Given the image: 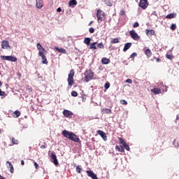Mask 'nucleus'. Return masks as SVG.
<instances>
[{
    "mask_svg": "<svg viewBox=\"0 0 179 179\" xmlns=\"http://www.w3.org/2000/svg\"><path fill=\"white\" fill-rule=\"evenodd\" d=\"M62 135L65 138H68V139H70V141H73V142H76V143H80V139L76 134H73V132L68 131L67 130H64L62 131Z\"/></svg>",
    "mask_w": 179,
    "mask_h": 179,
    "instance_id": "f257e3e1",
    "label": "nucleus"
},
{
    "mask_svg": "<svg viewBox=\"0 0 179 179\" xmlns=\"http://www.w3.org/2000/svg\"><path fill=\"white\" fill-rule=\"evenodd\" d=\"M85 82H90V80H92V79H93V78L94 77V73L93 72V71L92 69H89V70H86L85 73Z\"/></svg>",
    "mask_w": 179,
    "mask_h": 179,
    "instance_id": "f03ea898",
    "label": "nucleus"
},
{
    "mask_svg": "<svg viewBox=\"0 0 179 179\" xmlns=\"http://www.w3.org/2000/svg\"><path fill=\"white\" fill-rule=\"evenodd\" d=\"M104 16H106V14L103 13V10H97L96 11V17H97V21L99 23L103 22L104 20Z\"/></svg>",
    "mask_w": 179,
    "mask_h": 179,
    "instance_id": "7ed1b4c3",
    "label": "nucleus"
},
{
    "mask_svg": "<svg viewBox=\"0 0 179 179\" xmlns=\"http://www.w3.org/2000/svg\"><path fill=\"white\" fill-rule=\"evenodd\" d=\"M0 58L3 59V61H10V62H16V61H17V58L13 56H1Z\"/></svg>",
    "mask_w": 179,
    "mask_h": 179,
    "instance_id": "20e7f679",
    "label": "nucleus"
},
{
    "mask_svg": "<svg viewBox=\"0 0 179 179\" xmlns=\"http://www.w3.org/2000/svg\"><path fill=\"white\" fill-rule=\"evenodd\" d=\"M118 141H119L121 145H122L123 148H124V149H126V150H127L128 152H129V150H131L129 145H127V143L125 142V141H124V138H118Z\"/></svg>",
    "mask_w": 179,
    "mask_h": 179,
    "instance_id": "39448f33",
    "label": "nucleus"
},
{
    "mask_svg": "<svg viewBox=\"0 0 179 179\" xmlns=\"http://www.w3.org/2000/svg\"><path fill=\"white\" fill-rule=\"evenodd\" d=\"M129 35L131 36V38H133V40L138 41L141 39V36L136 34L135 30L130 31Z\"/></svg>",
    "mask_w": 179,
    "mask_h": 179,
    "instance_id": "423d86ee",
    "label": "nucleus"
},
{
    "mask_svg": "<svg viewBox=\"0 0 179 179\" xmlns=\"http://www.w3.org/2000/svg\"><path fill=\"white\" fill-rule=\"evenodd\" d=\"M38 56L42 58V63L47 65L48 64V60H47V57H45V55H44V52L43 51L38 52Z\"/></svg>",
    "mask_w": 179,
    "mask_h": 179,
    "instance_id": "0eeeda50",
    "label": "nucleus"
},
{
    "mask_svg": "<svg viewBox=\"0 0 179 179\" xmlns=\"http://www.w3.org/2000/svg\"><path fill=\"white\" fill-rule=\"evenodd\" d=\"M138 6L141 8V9H146L148 6H149V2H148V1H140Z\"/></svg>",
    "mask_w": 179,
    "mask_h": 179,
    "instance_id": "6e6552de",
    "label": "nucleus"
},
{
    "mask_svg": "<svg viewBox=\"0 0 179 179\" xmlns=\"http://www.w3.org/2000/svg\"><path fill=\"white\" fill-rule=\"evenodd\" d=\"M63 115L66 117V118H72V115H73V113L71 112V110H64L63 111Z\"/></svg>",
    "mask_w": 179,
    "mask_h": 179,
    "instance_id": "1a4fd4ad",
    "label": "nucleus"
},
{
    "mask_svg": "<svg viewBox=\"0 0 179 179\" xmlns=\"http://www.w3.org/2000/svg\"><path fill=\"white\" fill-rule=\"evenodd\" d=\"M1 48L3 50H6L8 48H10V46L9 45V42H8V41H2Z\"/></svg>",
    "mask_w": 179,
    "mask_h": 179,
    "instance_id": "9d476101",
    "label": "nucleus"
},
{
    "mask_svg": "<svg viewBox=\"0 0 179 179\" xmlns=\"http://www.w3.org/2000/svg\"><path fill=\"white\" fill-rule=\"evenodd\" d=\"M96 134H98V135H100L103 141H107V134L104 131L101 130H98L96 131Z\"/></svg>",
    "mask_w": 179,
    "mask_h": 179,
    "instance_id": "9b49d317",
    "label": "nucleus"
},
{
    "mask_svg": "<svg viewBox=\"0 0 179 179\" xmlns=\"http://www.w3.org/2000/svg\"><path fill=\"white\" fill-rule=\"evenodd\" d=\"M51 159H52V163L55 164V166H58V159H57V155H55L54 153H51Z\"/></svg>",
    "mask_w": 179,
    "mask_h": 179,
    "instance_id": "f8f14e48",
    "label": "nucleus"
},
{
    "mask_svg": "<svg viewBox=\"0 0 179 179\" xmlns=\"http://www.w3.org/2000/svg\"><path fill=\"white\" fill-rule=\"evenodd\" d=\"M86 173L87 174L88 177H90L92 179H99L97 175L94 173L92 171H86Z\"/></svg>",
    "mask_w": 179,
    "mask_h": 179,
    "instance_id": "ddd939ff",
    "label": "nucleus"
},
{
    "mask_svg": "<svg viewBox=\"0 0 179 179\" xmlns=\"http://www.w3.org/2000/svg\"><path fill=\"white\" fill-rule=\"evenodd\" d=\"M144 52L145 54V55L147 56V57L150 58V57H152V50H150V49L149 48H144Z\"/></svg>",
    "mask_w": 179,
    "mask_h": 179,
    "instance_id": "4468645a",
    "label": "nucleus"
},
{
    "mask_svg": "<svg viewBox=\"0 0 179 179\" xmlns=\"http://www.w3.org/2000/svg\"><path fill=\"white\" fill-rule=\"evenodd\" d=\"M155 31L153 29H146L145 34L148 36V37H152V36H155Z\"/></svg>",
    "mask_w": 179,
    "mask_h": 179,
    "instance_id": "2eb2a0df",
    "label": "nucleus"
},
{
    "mask_svg": "<svg viewBox=\"0 0 179 179\" xmlns=\"http://www.w3.org/2000/svg\"><path fill=\"white\" fill-rule=\"evenodd\" d=\"M130 47H132V43H125L124 47L123 48V52H126V51H128V50H129Z\"/></svg>",
    "mask_w": 179,
    "mask_h": 179,
    "instance_id": "dca6fc26",
    "label": "nucleus"
},
{
    "mask_svg": "<svg viewBox=\"0 0 179 179\" xmlns=\"http://www.w3.org/2000/svg\"><path fill=\"white\" fill-rule=\"evenodd\" d=\"M102 114H111L113 112L111 111V109L103 108L101 109Z\"/></svg>",
    "mask_w": 179,
    "mask_h": 179,
    "instance_id": "f3484780",
    "label": "nucleus"
},
{
    "mask_svg": "<svg viewBox=\"0 0 179 179\" xmlns=\"http://www.w3.org/2000/svg\"><path fill=\"white\" fill-rule=\"evenodd\" d=\"M115 149L116 150H118V152H121L122 153L125 152V149L122 145H116Z\"/></svg>",
    "mask_w": 179,
    "mask_h": 179,
    "instance_id": "a211bd4d",
    "label": "nucleus"
},
{
    "mask_svg": "<svg viewBox=\"0 0 179 179\" xmlns=\"http://www.w3.org/2000/svg\"><path fill=\"white\" fill-rule=\"evenodd\" d=\"M44 6V2L43 1H36V8L38 9H41Z\"/></svg>",
    "mask_w": 179,
    "mask_h": 179,
    "instance_id": "6ab92c4d",
    "label": "nucleus"
},
{
    "mask_svg": "<svg viewBox=\"0 0 179 179\" xmlns=\"http://www.w3.org/2000/svg\"><path fill=\"white\" fill-rule=\"evenodd\" d=\"M110 62H111L110 59H107L106 57H103L101 59V64H103V65H107V64H110Z\"/></svg>",
    "mask_w": 179,
    "mask_h": 179,
    "instance_id": "aec40b11",
    "label": "nucleus"
},
{
    "mask_svg": "<svg viewBox=\"0 0 179 179\" xmlns=\"http://www.w3.org/2000/svg\"><path fill=\"white\" fill-rule=\"evenodd\" d=\"M151 92L154 93V94H160L162 93V90H160V88H154L151 90Z\"/></svg>",
    "mask_w": 179,
    "mask_h": 179,
    "instance_id": "412c9836",
    "label": "nucleus"
},
{
    "mask_svg": "<svg viewBox=\"0 0 179 179\" xmlns=\"http://www.w3.org/2000/svg\"><path fill=\"white\" fill-rule=\"evenodd\" d=\"M75 5H78V1H70L69 2V6H70L71 8H73L75 6Z\"/></svg>",
    "mask_w": 179,
    "mask_h": 179,
    "instance_id": "4be33fe9",
    "label": "nucleus"
},
{
    "mask_svg": "<svg viewBox=\"0 0 179 179\" xmlns=\"http://www.w3.org/2000/svg\"><path fill=\"white\" fill-rule=\"evenodd\" d=\"M97 42H94L90 43V50H97V47H96Z\"/></svg>",
    "mask_w": 179,
    "mask_h": 179,
    "instance_id": "5701e85b",
    "label": "nucleus"
},
{
    "mask_svg": "<svg viewBox=\"0 0 179 179\" xmlns=\"http://www.w3.org/2000/svg\"><path fill=\"white\" fill-rule=\"evenodd\" d=\"M177 16V14L170 13L166 16V19H174Z\"/></svg>",
    "mask_w": 179,
    "mask_h": 179,
    "instance_id": "b1692460",
    "label": "nucleus"
},
{
    "mask_svg": "<svg viewBox=\"0 0 179 179\" xmlns=\"http://www.w3.org/2000/svg\"><path fill=\"white\" fill-rule=\"evenodd\" d=\"M13 117H14V118H18V117H20V112L19 110H15L13 113Z\"/></svg>",
    "mask_w": 179,
    "mask_h": 179,
    "instance_id": "393cba45",
    "label": "nucleus"
},
{
    "mask_svg": "<svg viewBox=\"0 0 179 179\" xmlns=\"http://www.w3.org/2000/svg\"><path fill=\"white\" fill-rule=\"evenodd\" d=\"M67 82H68L69 86H72V85H73V83H75L73 78H68Z\"/></svg>",
    "mask_w": 179,
    "mask_h": 179,
    "instance_id": "a878e982",
    "label": "nucleus"
},
{
    "mask_svg": "<svg viewBox=\"0 0 179 179\" xmlns=\"http://www.w3.org/2000/svg\"><path fill=\"white\" fill-rule=\"evenodd\" d=\"M55 50L57 51H58L59 52H62L63 54H65V52H66V50L62 48H58V47H56L55 48Z\"/></svg>",
    "mask_w": 179,
    "mask_h": 179,
    "instance_id": "bb28decb",
    "label": "nucleus"
},
{
    "mask_svg": "<svg viewBox=\"0 0 179 179\" xmlns=\"http://www.w3.org/2000/svg\"><path fill=\"white\" fill-rule=\"evenodd\" d=\"M120 43V38H115L112 41H110L111 44H118Z\"/></svg>",
    "mask_w": 179,
    "mask_h": 179,
    "instance_id": "cd10ccee",
    "label": "nucleus"
},
{
    "mask_svg": "<svg viewBox=\"0 0 179 179\" xmlns=\"http://www.w3.org/2000/svg\"><path fill=\"white\" fill-rule=\"evenodd\" d=\"M36 48H37V50H38V51H41V50H42V51H45L44 48H43V45H41V44H40V43H37Z\"/></svg>",
    "mask_w": 179,
    "mask_h": 179,
    "instance_id": "c85d7f7f",
    "label": "nucleus"
},
{
    "mask_svg": "<svg viewBox=\"0 0 179 179\" xmlns=\"http://www.w3.org/2000/svg\"><path fill=\"white\" fill-rule=\"evenodd\" d=\"M90 41H92V39L90 38H85L84 39V43L87 45H89L90 44Z\"/></svg>",
    "mask_w": 179,
    "mask_h": 179,
    "instance_id": "c756f323",
    "label": "nucleus"
},
{
    "mask_svg": "<svg viewBox=\"0 0 179 179\" xmlns=\"http://www.w3.org/2000/svg\"><path fill=\"white\" fill-rule=\"evenodd\" d=\"M73 76H75V71H73V69H71L68 75V78H73Z\"/></svg>",
    "mask_w": 179,
    "mask_h": 179,
    "instance_id": "7c9ffc66",
    "label": "nucleus"
},
{
    "mask_svg": "<svg viewBox=\"0 0 179 179\" xmlns=\"http://www.w3.org/2000/svg\"><path fill=\"white\" fill-rule=\"evenodd\" d=\"M11 141H12V143H13V145H19V141L13 137L12 138Z\"/></svg>",
    "mask_w": 179,
    "mask_h": 179,
    "instance_id": "2f4dec72",
    "label": "nucleus"
},
{
    "mask_svg": "<svg viewBox=\"0 0 179 179\" xmlns=\"http://www.w3.org/2000/svg\"><path fill=\"white\" fill-rule=\"evenodd\" d=\"M104 3L106 6H113V3L110 1H105Z\"/></svg>",
    "mask_w": 179,
    "mask_h": 179,
    "instance_id": "473e14b6",
    "label": "nucleus"
},
{
    "mask_svg": "<svg viewBox=\"0 0 179 179\" xmlns=\"http://www.w3.org/2000/svg\"><path fill=\"white\" fill-rule=\"evenodd\" d=\"M120 102V104H122L123 106H127L128 104V102L125 99H121Z\"/></svg>",
    "mask_w": 179,
    "mask_h": 179,
    "instance_id": "72a5a7b5",
    "label": "nucleus"
},
{
    "mask_svg": "<svg viewBox=\"0 0 179 179\" xmlns=\"http://www.w3.org/2000/svg\"><path fill=\"white\" fill-rule=\"evenodd\" d=\"M76 172H77V173H80L81 171H82V166H80L78 165V166L76 167Z\"/></svg>",
    "mask_w": 179,
    "mask_h": 179,
    "instance_id": "f704fd0d",
    "label": "nucleus"
},
{
    "mask_svg": "<svg viewBox=\"0 0 179 179\" xmlns=\"http://www.w3.org/2000/svg\"><path fill=\"white\" fill-rule=\"evenodd\" d=\"M171 30H176V29H177V25H176L175 24H172L170 27Z\"/></svg>",
    "mask_w": 179,
    "mask_h": 179,
    "instance_id": "c9c22d12",
    "label": "nucleus"
},
{
    "mask_svg": "<svg viewBox=\"0 0 179 179\" xmlns=\"http://www.w3.org/2000/svg\"><path fill=\"white\" fill-rule=\"evenodd\" d=\"M71 96L73 97H78V93L76 92V91H72L71 92Z\"/></svg>",
    "mask_w": 179,
    "mask_h": 179,
    "instance_id": "e433bc0d",
    "label": "nucleus"
},
{
    "mask_svg": "<svg viewBox=\"0 0 179 179\" xmlns=\"http://www.w3.org/2000/svg\"><path fill=\"white\" fill-rule=\"evenodd\" d=\"M98 48H104V44L103 43H100L97 45Z\"/></svg>",
    "mask_w": 179,
    "mask_h": 179,
    "instance_id": "4c0bfd02",
    "label": "nucleus"
},
{
    "mask_svg": "<svg viewBox=\"0 0 179 179\" xmlns=\"http://www.w3.org/2000/svg\"><path fill=\"white\" fill-rule=\"evenodd\" d=\"M104 87L106 90H107V89H110V83H106Z\"/></svg>",
    "mask_w": 179,
    "mask_h": 179,
    "instance_id": "58836bf2",
    "label": "nucleus"
},
{
    "mask_svg": "<svg viewBox=\"0 0 179 179\" xmlns=\"http://www.w3.org/2000/svg\"><path fill=\"white\" fill-rule=\"evenodd\" d=\"M89 32L91 34H93V33H94V28L93 27H91L89 29Z\"/></svg>",
    "mask_w": 179,
    "mask_h": 179,
    "instance_id": "ea45409f",
    "label": "nucleus"
},
{
    "mask_svg": "<svg viewBox=\"0 0 179 179\" xmlns=\"http://www.w3.org/2000/svg\"><path fill=\"white\" fill-rule=\"evenodd\" d=\"M133 27L134 29H136V27H139V23L138 22H136L134 25H133Z\"/></svg>",
    "mask_w": 179,
    "mask_h": 179,
    "instance_id": "a19ab883",
    "label": "nucleus"
},
{
    "mask_svg": "<svg viewBox=\"0 0 179 179\" xmlns=\"http://www.w3.org/2000/svg\"><path fill=\"white\" fill-rule=\"evenodd\" d=\"M15 171V169H13V165H10V172L11 173H13Z\"/></svg>",
    "mask_w": 179,
    "mask_h": 179,
    "instance_id": "79ce46f5",
    "label": "nucleus"
},
{
    "mask_svg": "<svg viewBox=\"0 0 179 179\" xmlns=\"http://www.w3.org/2000/svg\"><path fill=\"white\" fill-rule=\"evenodd\" d=\"M120 16H124L125 15V10H121L120 12Z\"/></svg>",
    "mask_w": 179,
    "mask_h": 179,
    "instance_id": "37998d69",
    "label": "nucleus"
},
{
    "mask_svg": "<svg viewBox=\"0 0 179 179\" xmlns=\"http://www.w3.org/2000/svg\"><path fill=\"white\" fill-rule=\"evenodd\" d=\"M166 57L168 59H173V55H166Z\"/></svg>",
    "mask_w": 179,
    "mask_h": 179,
    "instance_id": "c03bdc74",
    "label": "nucleus"
},
{
    "mask_svg": "<svg viewBox=\"0 0 179 179\" xmlns=\"http://www.w3.org/2000/svg\"><path fill=\"white\" fill-rule=\"evenodd\" d=\"M136 55H138V54H136V52H134L131 55L130 58H135Z\"/></svg>",
    "mask_w": 179,
    "mask_h": 179,
    "instance_id": "a18cd8bd",
    "label": "nucleus"
},
{
    "mask_svg": "<svg viewBox=\"0 0 179 179\" xmlns=\"http://www.w3.org/2000/svg\"><path fill=\"white\" fill-rule=\"evenodd\" d=\"M6 164H8V169H10V166H13V165L12 164V163H11L10 162H9V161H7Z\"/></svg>",
    "mask_w": 179,
    "mask_h": 179,
    "instance_id": "49530a36",
    "label": "nucleus"
},
{
    "mask_svg": "<svg viewBox=\"0 0 179 179\" xmlns=\"http://www.w3.org/2000/svg\"><path fill=\"white\" fill-rule=\"evenodd\" d=\"M6 92L2 91V90L0 89V96H5Z\"/></svg>",
    "mask_w": 179,
    "mask_h": 179,
    "instance_id": "de8ad7c7",
    "label": "nucleus"
},
{
    "mask_svg": "<svg viewBox=\"0 0 179 179\" xmlns=\"http://www.w3.org/2000/svg\"><path fill=\"white\" fill-rule=\"evenodd\" d=\"M154 59H155L157 62H160V61H162V59H160V58L156 57H154Z\"/></svg>",
    "mask_w": 179,
    "mask_h": 179,
    "instance_id": "09e8293b",
    "label": "nucleus"
},
{
    "mask_svg": "<svg viewBox=\"0 0 179 179\" xmlns=\"http://www.w3.org/2000/svg\"><path fill=\"white\" fill-rule=\"evenodd\" d=\"M34 166L35 169H38V164H37V162H34Z\"/></svg>",
    "mask_w": 179,
    "mask_h": 179,
    "instance_id": "8fccbe9b",
    "label": "nucleus"
},
{
    "mask_svg": "<svg viewBox=\"0 0 179 179\" xmlns=\"http://www.w3.org/2000/svg\"><path fill=\"white\" fill-rule=\"evenodd\" d=\"M126 83H132V80L131 79H127L126 81H125Z\"/></svg>",
    "mask_w": 179,
    "mask_h": 179,
    "instance_id": "3c124183",
    "label": "nucleus"
},
{
    "mask_svg": "<svg viewBox=\"0 0 179 179\" xmlns=\"http://www.w3.org/2000/svg\"><path fill=\"white\" fill-rule=\"evenodd\" d=\"M62 9L61 8V7H59L57 9V12H62Z\"/></svg>",
    "mask_w": 179,
    "mask_h": 179,
    "instance_id": "603ef678",
    "label": "nucleus"
},
{
    "mask_svg": "<svg viewBox=\"0 0 179 179\" xmlns=\"http://www.w3.org/2000/svg\"><path fill=\"white\" fill-rule=\"evenodd\" d=\"M46 148H47V145H45L41 146V149H45Z\"/></svg>",
    "mask_w": 179,
    "mask_h": 179,
    "instance_id": "864d4df0",
    "label": "nucleus"
},
{
    "mask_svg": "<svg viewBox=\"0 0 179 179\" xmlns=\"http://www.w3.org/2000/svg\"><path fill=\"white\" fill-rule=\"evenodd\" d=\"M21 164H22V166H24V161L22 160L21 161Z\"/></svg>",
    "mask_w": 179,
    "mask_h": 179,
    "instance_id": "5fc2aeb1",
    "label": "nucleus"
},
{
    "mask_svg": "<svg viewBox=\"0 0 179 179\" xmlns=\"http://www.w3.org/2000/svg\"><path fill=\"white\" fill-rule=\"evenodd\" d=\"M28 90H29L30 92H33V89H31V87L28 88Z\"/></svg>",
    "mask_w": 179,
    "mask_h": 179,
    "instance_id": "6e6d98bb",
    "label": "nucleus"
},
{
    "mask_svg": "<svg viewBox=\"0 0 179 179\" xmlns=\"http://www.w3.org/2000/svg\"><path fill=\"white\" fill-rule=\"evenodd\" d=\"M0 179H5V178H3V176L0 175Z\"/></svg>",
    "mask_w": 179,
    "mask_h": 179,
    "instance_id": "4d7b16f0",
    "label": "nucleus"
},
{
    "mask_svg": "<svg viewBox=\"0 0 179 179\" xmlns=\"http://www.w3.org/2000/svg\"><path fill=\"white\" fill-rule=\"evenodd\" d=\"M92 23H93V21H91V22L89 23V26H90Z\"/></svg>",
    "mask_w": 179,
    "mask_h": 179,
    "instance_id": "13d9d810",
    "label": "nucleus"
},
{
    "mask_svg": "<svg viewBox=\"0 0 179 179\" xmlns=\"http://www.w3.org/2000/svg\"><path fill=\"white\" fill-rule=\"evenodd\" d=\"M176 120H179V115H177V116H176Z\"/></svg>",
    "mask_w": 179,
    "mask_h": 179,
    "instance_id": "bf43d9fd",
    "label": "nucleus"
},
{
    "mask_svg": "<svg viewBox=\"0 0 179 179\" xmlns=\"http://www.w3.org/2000/svg\"><path fill=\"white\" fill-rule=\"evenodd\" d=\"M165 92H167V86H165Z\"/></svg>",
    "mask_w": 179,
    "mask_h": 179,
    "instance_id": "052dcab7",
    "label": "nucleus"
},
{
    "mask_svg": "<svg viewBox=\"0 0 179 179\" xmlns=\"http://www.w3.org/2000/svg\"><path fill=\"white\" fill-rule=\"evenodd\" d=\"M2 86V82L0 81V87Z\"/></svg>",
    "mask_w": 179,
    "mask_h": 179,
    "instance_id": "680f3d73",
    "label": "nucleus"
},
{
    "mask_svg": "<svg viewBox=\"0 0 179 179\" xmlns=\"http://www.w3.org/2000/svg\"><path fill=\"white\" fill-rule=\"evenodd\" d=\"M2 134V129H0V135Z\"/></svg>",
    "mask_w": 179,
    "mask_h": 179,
    "instance_id": "e2e57ef3",
    "label": "nucleus"
},
{
    "mask_svg": "<svg viewBox=\"0 0 179 179\" xmlns=\"http://www.w3.org/2000/svg\"><path fill=\"white\" fill-rule=\"evenodd\" d=\"M140 1H148V0H140Z\"/></svg>",
    "mask_w": 179,
    "mask_h": 179,
    "instance_id": "0e129e2a",
    "label": "nucleus"
},
{
    "mask_svg": "<svg viewBox=\"0 0 179 179\" xmlns=\"http://www.w3.org/2000/svg\"><path fill=\"white\" fill-rule=\"evenodd\" d=\"M71 1H76V0H71Z\"/></svg>",
    "mask_w": 179,
    "mask_h": 179,
    "instance_id": "69168bd1",
    "label": "nucleus"
}]
</instances>
